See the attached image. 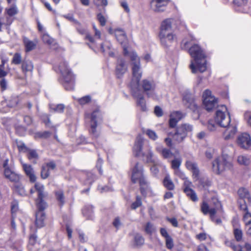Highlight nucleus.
<instances>
[{
  "instance_id": "nucleus-57",
  "label": "nucleus",
  "mask_w": 251,
  "mask_h": 251,
  "mask_svg": "<svg viewBox=\"0 0 251 251\" xmlns=\"http://www.w3.org/2000/svg\"><path fill=\"white\" fill-rule=\"evenodd\" d=\"M177 120L176 118H173L172 117H170V119L169 120V126L173 128L176 126L177 123Z\"/></svg>"
},
{
  "instance_id": "nucleus-34",
  "label": "nucleus",
  "mask_w": 251,
  "mask_h": 251,
  "mask_svg": "<svg viewBox=\"0 0 251 251\" xmlns=\"http://www.w3.org/2000/svg\"><path fill=\"white\" fill-rule=\"evenodd\" d=\"M156 151L165 158H170L173 155V153L170 150L166 148H163L162 147H157Z\"/></svg>"
},
{
  "instance_id": "nucleus-43",
  "label": "nucleus",
  "mask_w": 251,
  "mask_h": 251,
  "mask_svg": "<svg viewBox=\"0 0 251 251\" xmlns=\"http://www.w3.org/2000/svg\"><path fill=\"white\" fill-rule=\"evenodd\" d=\"M234 236L236 240L240 242L242 240L243 237L242 231L238 228H235L233 231Z\"/></svg>"
},
{
  "instance_id": "nucleus-24",
  "label": "nucleus",
  "mask_w": 251,
  "mask_h": 251,
  "mask_svg": "<svg viewBox=\"0 0 251 251\" xmlns=\"http://www.w3.org/2000/svg\"><path fill=\"white\" fill-rule=\"evenodd\" d=\"M115 36L118 42L122 45H123V49L126 48L125 47V44L126 42L127 39L126 33L124 30L121 29H117L115 31Z\"/></svg>"
},
{
  "instance_id": "nucleus-29",
  "label": "nucleus",
  "mask_w": 251,
  "mask_h": 251,
  "mask_svg": "<svg viewBox=\"0 0 251 251\" xmlns=\"http://www.w3.org/2000/svg\"><path fill=\"white\" fill-rule=\"evenodd\" d=\"M23 42L25 47V51L27 52L32 50L35 48L37 41H32L27 37H24Z\"/></svg>"
},
{
  "instance_id": "nucleus-51",
  "label": "nucleus",
  "mask_w": 251,
  "mask_h": 251,
  "mask_svg": "<svg viewBox=\"0 0 251 251\" xmlns=\"http://www.w3.org/2000/svg\"><path fill=\"white\" fill-rule=\"evenodd\" d=\"M51 133L49 131H44L43 132H38L36 134V137H39L42 138H47L50 136Z\"/></svg>"
},
{
  "instance_id": "nucleus-5",
  "label": "nucleus",
  "mask_w": 251,
  "mask_h": 251,
  "mask_svg": "<svg viewBox=\"0 0 251 251\" xmlns=\"http://www.w3.org/2000/svg\"><path fill=\"white\" fill-rule=\"evenodd\" d=\"M144 143V138L141 136H138L133 148V153L136 156H140L141 155L143 157L145 158L147 163L153 162L152 158L153 153L148 142H147V151L142 152V147Z\"/></svg>"
},
{
  "instance_id": "nucleus-14",
  "label": "nucleus",
  "mask_w": 251,
  "mask_h": 251,
  "mask_svg": "<svg viewBox=\"0 0 251 251\" xmlns=\"http://www.w3.org/2000/svg\"><path fill=\"white\" fill-rule=\"evenodd\" d=\"M187 125H183L179 126L175 134H172L171 132L168 133V135L173 136V139L177 142H180L186 138L187 134Z\"/></svg>"
},
{
  "instance_id": "nucleus-2",
  "label": "nucleus",
  "mask_w": 251,
  "mask_h": 251,
  "mask_svg": "<svg viewBox=\"0 0 251 251\" xmlns=\"http://www.w3.org/2000/svg\"><path fill=\"white\" fill-rule=\"evenodd\" d=\"M233 151L234 147L231 144L223 147L222 156L217 157L212 162L213 172L220 175L225 171L232 169V164L228 161V158Z\"/></svg>"
},
{
  "instance_id": "nucleus-38",
  "label": "nucleus",
  "mask_w": 251,
  "mask_h": 251,
  "mask_svg": "<svg viewBox=\"0 0 251 251\" xmlns=\"http://www.w3.org/2000/svg\"><path fill=\"white\" fill-rule=\"evenodd\" d=\"M27 157L34 163H36L37 160L38 159V155L34 150H29L28 152Z\"/></svg>"
},
{
  "instance_id": "nucleus-46",
  "label": "nucleus",
  "mask_w": 251,
  "mask_h": 251,
  "mask_svg": "<svg viewBox=\"0 0 251 251\" xmlns=\"http://www.w3.org/2000/svg\"><path fill=\"white\" fill-rule=\"evenodd\" d=\"M65 106L62 104H57L56 105H52L50 109L54 112L57 113H62L63 112Z\"/></svg>"
},
{
  "instance_id": "nucleus-13",
  "label": "nucleus",
  "mask_w": 251,
  "mask_h": 251,
  "mask_svg": "<svg viewBox=\"0 0 251 251\" xmlns=\"http://www.w3.org/2000/svg\"><path fill=\"white\" fill-rule=\"evenodd\" d=\"M159 38L161 44L165 48L171 46L176 39V35L174 32L159 34Z\"/></svg>"
},
{
  "instance_id": "nucleus-44",
  "label": "nucleus",
  "mask_w": 251,
  "mask_h": 251,
  "mask_svg": "<svg viewBox=\"0 0 251 251\" xmlns=\"http://www.w3.org/2000/svg\"><path fill=\"white\" fill-rule=\"evenodd\" d=\"M145 133L148 136V137L153 141L156 140L158 138V136L156 132L151 129H148L145 131Z\"/></svg>"
},
{
  "instance_id": "nucleus-22",
  "label": "nucleus",
  "mask_w": 251,
  "mask_h": 251,
  "mask_svg": "<svg viewBox=\"0 0 251 251\" xmlns=\"http://www.w3.org/2000/svg\"><path fill=\"white\" fill-rule=\"evenodd\" d=\"M189 169L191 170L192 173V178L194 181H198L199 183H201L200 180V173L197 165L195 163L189 164Z\"/></svg>"
},
{
  "instance_id": "nucleus-18",
  "label": "nucleus",
  "mask_w": 251,
  "mask_h": 251,
  "mask_svg": "<svg viewBox=\"0 0 251 251\" xmlns=\"http://www.w3.org/2000/svg\"><path fill=\"white\" fill-rule=\"evenodd\" d=\"M56 168V164L54 161H50L44 164L42 167L41 172V177L46 179L49 177L50 171L53 170Z\"/></svg>"
},
{
  "instance_id": "nucleus-48",
  "label": "nucleus",
  "mask_w": 251,
  "mask_h": 251,
  "mask_svg": "<svg viewBox=\"0 0 251 251\" xmlns=\"http://www.w3.org/2000/svg\"><path fill=\"white\" fill-rule=\"evenodd\" d=\"M63 17L70 22L74 23L75 24L80 25V23L74 18V17L72 14H69L68 15H64Z\"/></svg>"
},
{
  "instance_id": "nucleus-21",
  "label": "nucleus",
  "mask_w": 251,
  "mask_h": 251,
  "mask_svg": "<svg viewBox=\"0 0 251 251\" xmlns=\"http://www.w3.org/2000/svg\"><path fill=\"white\" fill-rule=\"evenodd\" d=\"M240 210L243 211V221L246 226L251 224V213L248 211L247 204L246 203L241 204L239 205Z\"/></svg>"
},
{
  "instance_id": "nucleus-7",
  "label": "nucleus",
  "mask_w": 251,
  "mask_h": 251,
  "mask_svg": "<svg viewBox=\"0 0 251 251\" xmlns=\"http://www.w3.org/2000/svg\"><path fill=\"white\" fill-rule=\"evenodd\" d=\"M131 180L134 183H139L141 192L143 194L142 186L146 184V180L143 176V166L139 163H136L132 169Z\"/></svg>"
},
{
  "instance_id": "nucleus-50",
  "label": "nucleus",
  "mask_w": 251,
  "mask_h": 251,
  "mask_svg": "<svg viewBox=\"0 0 251 251\" xmlns=\"http://www.w3.org/2000/svg\"><path fill=\"white\" fill-rule=\"evenodd\" d=\"M91 101V97L89 96H84L78 100L80 104H85Z\"/></svg>"
},
{
  "instance_id": "nucleus-52",
  "label": "nucleus",
  "mask_w": 251,
  "mask_h": 251,
  "mask_svg": "<svg viewBox=\"0 0 251 251\" xmlns=\"http://www.w3.org/2000/svg\"><path fill=\"white\" fill-rule=\"evenodd\" d=\"M166 239V247L169 249H171L174 247L173 239L171 236L168 237Z\"/></svg>"
},
{
  "instance_id": "nucleus-56",
  "label": "nucleus",
  "mask_w": 251,
  "mask_h": 251,
  "mask_svg": "<svg viewBox=\"0 0 251 251\" xmlns=\"http://www.w3.org/2000/svg\"><path fill=\"white\" fill-rule=\"evenodd\" d=\"M154 113L156 116L160 117L163 115V111L160 107L156 106L154 108Z\"/></svg>"
},
{
  "instance_id": "nucleus-55",
  "label": "nucleus",
  "mask_w": 251,
  "mask_h": 251,
  "mask_svg": "<svg viewBox=\"0 0 251 251\" xmlns=\"http://www.w3.org/2000/svg\"><path fill=\"white\" fill-rule=\"evenodd\" d=\"M121 6L124 9L126 13L130 12V9L129 8L127 2L126 0H123L120 2Z\"/></svg>"
},
{
  "instance_id": "nucleus-23",
  "label": "nucleus",
  "mask_w": 251,
  "mask_h": 251,
  "mask_svg": "<svg viewBox=\"0 0 251 251\" xmlns=\"http://www.w3.org/2000/svg\"><path fill=\"white\" fill-rule=\"evenodd\" d=\"M38 211L36 214V221L35 224L38 227H42L44 226V220L46 218L45 213L43 210L44 209H41L38 208Z\"/></svg>"
},
{
  "instance_id": "nucleus-3",
  "label": "nucleus",
  "mask_w": 251,
  "mask_h": 251,
  "mask_svg": "<svg viewBox=\"0 0 251 251\" xmlns=\"http://www.w3.org/2000/svg\"><path fill=\"white\" fill-rule=\"evenodd\" d=\"M189 53L193 60L190 67L193 73H203L206 70V61L203 50L197 45H195L189 49Z\"/></svg>"
},
{
  "instance_id": "nucleus-49",
  "label": "nucleus",
  "mask_w": 251,
  "mask_h": 251,
  "mask_svg": "<svg viewBox=\"0 0 251 251\" xmlns=\"http://www.w3.org/2000/svg\"><path fill=\"white\" fill-rule=\"evenodd\" d=\"M189 197L190 199L194 202L198 201V197L197 194L193 190L190 188H189Z\"/></svg>"
},
{
  "instance_id": "nucleus-11",
  "label": "nucleus",
  "mask_w": 251,
  "mask_h": 251,
  "mask_svg": "<svg viewBox=\"0 0 251 251\" xmlns=\"http://www.w3.org/2000/svg\"><path fill=\"white\" fill-rule=\"evenodd\" d=\"M213 203L215 205L214 207H209L207 203L203 201L201 206V210L202 213L206 215L210 214L212 220H214V218L216 212L221 208V204L217 200H213Z\"/></svg>"
},
{
  "instance_id": "nucleus-4",
  "label": "nucleus",
  "mask_w": 251,
  "mask_h": 251,
  "mask_svg": "<svg viewBox=\"0 0 251 251\" xmlns=\"http://www.w3.org/2000/svg\"><path fill=\"white\" fill-rule=\"evenodd\" d=\"M124 55L128 56L131 61L132 78L131 82L133 88H137L142 75L140 58L134 51H128L124 48Z\"/></svg>"
},
{
  "instance_id": "nucleus-28",
  "label": "nucleus",
  "mask_w": 251,
  "mask_h": 251,
  "mask_svg": "<svg viewBox=\"0 0 251 251\" xmlns=\"http://www.w3.org/2000/svg\"><path fill=\"white\" fill-rule=\"evenodd\" d=\"M23 168L26 175L29 177L30 181L34 182L36 181V177L31 166L26 164H23Z\"/></svg>"
},
{
  "instance_id": "nucleus-30",
  "label": "nucleus",
  "mask_w": 251,
  "mask_h": 251,
  "mask_svg": "<svg viewBox=\"0 0 251 251\" xmlns=\"http://www.w3.org/2000/svg\"><path fill=\"white\" fill-rule=\"evenodd\" d=\"M134 96L136 98L137 105L140 107L141 110L146 111L147 108L143 96L142 94H134Z\"/></svg>"
},
{
  "instance_id": "nucleus-10",
  "label": "nucleus",
  "mask_w": 251,
  "mask_h": 251,
  "mask_svg": "<svg viewBox=\"0 0 251 251\" xmlns=\"http://www.w3.org/2000/svg\"><path fill=\"white\" fill-rule=\"evenodd\" d=\"M34 188L38 193V198L36 201L37 208L45 209L47 207V203L43 199L47 196V194L44 191V186L40 183H36Z\"/></svg>"
},
{
  "instance_id": "nucleus-64",
  "label": "nucleus",
  "mask_w": 251,
  "mask_h": 251,
  "mask_svg": "<svg viewBox=\"0 0 251 251\" xmlns=\"http://www.w3.org/2000/svg\"><path fill=\"white\" fill-rule=\"evenodd\" d=\"M197 251H209V250L204 245L201 244L198 246Z\"/></svg>"
},
{
  "instance_id": "nucleus-16",
  "label": "nucleus",
  "mask_w": 251,
  "mask_h": 251,
  "mask_svg": "<svg viewBox=\"0 0 251 251\" xmlns=\"http://www.w3.org/2000/svg\"><path fill=\"white\" fill-rule=\"evenodd\" d=\"M142 87L144 90L146 92L149 97L155 99L156 96L154 93L155 84L152 81L144 79L142 81Z\"/></svg>"
},
{
  "instance_id": "nucleus-62",
  "label": "nucleus",
  "mask_w": 251,
  "mask_h": 251,
  "mask_svg": "<svg viewBox=\"0 0 251 251\" xmlns=\"http://www.w3.org/2000/svg\"><path fill=\"white\" fill-rule=\"evenodd\" d=\"M15 190L19 193L21 195H25V191L24 188L21 186H16L15 187Z\"/></svg>"
},
{
  "instance_id": "nucleus-19",
  "label": "nucleus",
  "mask_w": 251,
  "mask_h": 251,
  "mask_svg": "<svg viewBox=\"0 0 251 251\" xmlns=\"http://www.w3.org/2000/svg\"><path fill=\"white\" fill-rule=\"evenodd\" d=\"M127 67L125 60L122 58H118L116 68V74L118 78H121L126 72Z\"/></svg>"
},
{
  "instance_id": "nucleus-60",
  "label": "nucleus",
  "mask_w": 251,
  "mask_h": 251,
  "mask_svg": "<svg viewBox=\"0 0 251 251\" xmlns=\"http://www.w3.org/2000/svg\"><path fill=\"white\" fill-rule=\"evenodd\" d=\"M113 225L116 228H119V227L121 225V223L120 221V218L119 217H117L115 218L113 222Z\"/></svg>"
},
{
  "instance_id": "nucleus-39",
  "label": "nucleus",
  "mask_w": 251,
  "mask_h": 251,
  "mask_svg": "<svg viewBox=\"0 0 251 251\" xmlns=\"http://www.w3.org/2000/svg\"><path fill=\"white\" fill-rule=\"evenodd\" d=\"M55 197L56 200L59 202L61 206L63 205L65 202V198L63 192L61 190H59L55 192Z\"/></svg>"
},
{
  "instance_id": "nucleus-33",
  "label": "nucleus",
  "mask_w": 251,
  "mask_h": 251,
  "mask_svg": "<svg viewBox=\"0 0 251 251\" xmlns=\"http://www.w3.org/2000/svg\"><path fill=\"white\" fill-rule=\"evenodd\" d=\"M237 161L240 165L244 166H248L251 162L250 157L245 155L238 156Z\"/></svg>"
},
{
  "instance_id": "nucleus-61",
  "label": "nucleus",
  "mask_w": 251,
  "mask_h": 251,
  "mask_svg": "<svg viewBox=\"0 0 251 251\" xmlns=\"http://www.w3.org/2000/svg\"><path fill=\"white\" fill-rule=\"evenodd\" d=\"M7 81L5 78H2L0 81V86L2 90H5L7 88Z\"/></svg>"
},
{
  "instance_id": "nucleus-53",
  "label": "nucleus",
  "mask_w": 251,
  "mask_h": 251,
  "mask_svg": "<svg viewBox=\"0 0 251 251\" xmlns=\"http://www.w3.org/2000/svg\"><path fill=\"white\" fill-rule=\"evenodd\" d=\"M97 18L101 26H103L105 25L106 19L101 13L98 14Z\"/></svg>"
},
{
  "instance_id": "nucleus-8",
  "label": "nucleus",
  "mask_w": 251,
  "mask_h": 251,
  "mask_svg": "<svg viewBox=\"0 0 251 251\" xmlns=\"http://www.w3.org/2000/svg\"><path fill=\"white\" fill-rule=\"evenodd\" d=\"M100 117V113L99 111L95 110L92 112L89 117L86 118V120L89 123L88 124L90 126L89 132L95 138H97L100 134L96 129L98 126V119Z\"/></svg>"
},
{
  "instance_id": "nucleus-63",
  "label": "nucleus",
  "mask_w": 251,
  "mask_h": 251,
  "mask_svg": "<svg viewBox=\"0 0 251 251\" xmlns=\"http://www.w3.org/2000/svg\"><path fill=\"white\" fill-rule=\"evenodd\" d=\"M104 46H105L107 48V49L110 50L111 47V44L108 42H105L103 44H102L100 46V50L102 52H104L106 51V49L104 48Z\"/></svg>"
},
{
  "instance_id": "nucleus-36",
  "label": "nucleus",
  "mask_w": 251,
  "mask_h": 251,
  "mask_svg": "<svg viewBox=\"0 0 251 251\" xmlns=\"http://www.w3.org/2000/svg\"><path fill=\"white\" fill-rule=\"evenodd\" d=\"M164 186L170 190H172L174 189L175 185L172 180L169 176H166L163 181Z\"/></svg>"
},
{
  "instance_id": "nucleus-58",
  "label": "nucleus",
  "mask_w": 251,
  "mask_h": 251,
  "mask_svg": "<svg viewBox=\"0 0 251 251\" xmlns=\"http://www.w3.org/2000/svg\"><path fill=\"white\" fill-rule=\"evenodd\" d=\"M207 127L209 130L213 131L216 129V125L213 120H209L207 124Z\"/></svg>"
},
{
  "instance_id": "nucleus-12",
  "label": "nucleus",
  "mask_w": 251,
  "mask_h": 251,
  "mask_svg": "<svg viewBox=\"0 0 251 251\" xmlns=\"http://www.w3.org/2000/svg\"><path fill=\"white\" fill-rule=\"evenodd\" d=\"M169 2V0H151L150 3V9L154 12H164Z\"/></svg>"
},
{
  "instance_id": "nucleus-41",
  "label": "nucleus",
  "mask_w": 251,
  "mask_h": 251,
  "mask_svg": "<svg viewBox=\"0 0 251 251\" xmlns=\"http://www.w3.org/2000/svg\"><path fill=\"white\" fill-rule=\"evenodd\" d=\"M6 13L9 16H13L18 13V8L15 5H13L10 8L5 9Z\"/></svg>"
},
{
  "instance_id": "nucleus-40",
  "label": "nucleus",
  "mask_w": 251,
  "mask_h": 251,
  "mask_svg": "<svg viewBox=\"0 0 251 251\" xmlns=\"http://www.w3.org/2000/svg\"><path fill=\"white\" fill-rule=\"evenodd\" d=\"M134 243L137 246H141L144 244V237L139 234H136L134 236Z\"/></svg>"
},
{
  "instance_id": "nucleus-45",
  "label": "nucleus",
  "mask_w": 251,
  "mask_h": 251,
  "mask_svg": "<svg viewBox=\"0 0 251 251\" xmlns=\"http://www.w3.org/2000/svg\"><path fill=\"white\" fill-rule=\"evenodd\" d=\"M181 163V159L180 158H176L172 161V167L175 170V171L177 170H179V168Z\"/></svg>"
},
{
  "instance_id": "nucleus-9",
  "label": "nucleus",
  "mask_w": 251,
  "mask_h": 251,
  "mask_svg": "<svg viewBox=\"0 0 251 251\" xmlns=\"http://www.w3.org/2000/svg\"><path fill=\"white\" fill-rule=\"evenodd\" d=\"M203 102L205 109L210 111L217 105V100L212 95L209 89L205 90L203 93Z\"/></svg>"
},
{
  "instance_id": "nucleus-25",
  "label": "nucleus",
  "mask_w": 251,
  "mask_h": 251,
  "mask_svg": "<svg viewBox=\"0 0 251 251\" xmlns=\"http://www.w3.org/2000/svg\"><path fill=\"white\" fill-rule=\"evenodd\" d=\"M4 174L5 177L11 181L17 182L20 180L19 176L9 168L5 169Z\"/></svg>"
},
{
  "instance_id": "nucleus-6",
  "label": "nucleus",
  "mask_w": 251,
  "mask_h": 251,
  "mask_svg": "<svg viewBox=\"0 0 251 251\" xmlns=\"http://www.w3.org/2000/svg\"><path fill=\"white\" fill-rule=\"evenodd\" d=\"M59 69L62 75L63 85L67 90H72L74 88V78L73 74L68 68L66 62L60 63Z\"/></svg>"
},
{
  "instance_id": "nucleus-54",
  "label": "nucleus",
  "mask_w": 251,
  "mask_h": 251,
  "mask_svg": "<svg viewBox=\"0 0 251 251\" xmlns=\"http://www.w3.org/2000/svg\"><path fill=\"white\" fill-rule=\"evenodd\" d=\"M170 117L176 118L178 122L182 118V114L181 112L179 111H175L171 114Z\"/></svg>"
},
{
  "instance_id": "nucleus-42",
  "label": "nucleus",
  "mask_w": 251,
  "mask_h": 251,
  "mask_svg": "<svg viewBox=\"0 0 251 251\" xmlns=\"http://www.w3.org/2000/svg\"><path fill=\"white\" fill-rule=\"evenodd\" d=\"M12 63L15 65H19L22 62V56L19 52H16L14 54L12 61Z\"/></svg>"
},
{
  "instance_id": "nucleus-47",
  "label": "nucleus",
  "mask_w": 251,
  "mask_h": 251,
  "mask_svg": "<svg viewBox=\"0 0 251 251\" xmlns=\"http://www.w3.org/2000/svg\"><path fill=\"white\" fill-rule=\"evenodd\" d=\"M141 204V199L140 196H137L136 197V201L132 203L131 207L132 209H135L138 207L140 206Z\"/></svg>"
},
{
  "instance_id": "nucleus-20",
  "label": "nucleus",
  "mask_w": 251,
  "mask_h": 251,
  "mask_svg": "<svg viewBox=\"0 0 251 251\" xmlns=\"http://www.w3.org/2000/svg\"><path fill=\"white\" fill-rule=\"evenodd\" d=\"M173 20L172 19H166L161 23L159 34L173 32L172 23Z\"/></svg>"
},
{
  "instance_id": "nucleus-59",
  "label": "nucleus",
  "mask_w": 251,
  "mask_h": 251,
  "mask_svg": "<svg viewBox=\"0 0 251 251\" xmlns=\"http://www.w3.org/2000/svg\"><path fill=\"white\" fill-rule=\"evenodd\" d=\"M18 210V204L16 203H14L12 204L11 205V213H12V217L13 218H14V215L16 213V212Z\"/></svg>"
},
{
  "instance_id": "nucleus-32",
  "label": "nucleus",
  "mask_w": 251,
  "mask_h": 251,
  "mask_svg": "<svg viewBox=\"0 0 251 251\" xmlns=\"http://www.w3.org/2000/svg\"><path fill=\"white\" fill-rule=\"evenodd\" d=\"M76 28L77 31L79 32V33L82 34V35L86 34L85 39L87 40H88L91 43H94V38L89 34L87 33L86 28L83 27L81 26L80 24V25H76Z\"/></svg>"
},
{
  "instance_id": "nucleus-27",
  "label": "nucleus",
  "mask_w": 251,
  "mask_h": 251,
  "mask_svg": "<svg viewBox=\"0 0 251 251\" xmlns=\"http://www.w3.org/2000/svg\"><path fill=\"white\" fill-rule=\"evenodd\" d=\"M175 174L180 179L184 180V192L188 196V181L186 175L180 170L175 171Z\"/></svg>"
},
{
  "instance_id": "nucleus-31",
  "label": "nucleus",
  "mask_w": 251,
  "mask_h": 251,
  "mask_svg": "<svg viewBox=\"0 0 251 251\" xmlns=\"http://www.w3.org/2000/svg\"><path fill=\"white\" fill-rule=\"evenodd\" d=\"M34 66L32 62L29 60H25L22 63V69L24 73L32 72Z\"/></svg>"
},
{
  "instance_id": "nucleus-17",
  "label": "nucleus",
  "mask_w": 251,
  "mask_h": 251,
  "mask_svg": "<svg viewBox=\"0 0 251 251\" xmlns=\"http://www.w3.org/2000/svg\"><path fill=\"white\" fill-rule=\"evenodd\" d=\"M238 195L240 198L239 201L240 205L241 204L247 203L249 205H251V196L248 190L246 188H241L238 191Z\"/></svg>"
},
{
  "instance_id": "nucleus-15",
  "label": "nucleus",
  "mask_w": 251,
  "mask_h": 251,
  "mask_svg": "<svg viewBox=\"0 0 251 251\" xmlns=\"http://www.w3.org/2000/svg\"><path fill=\"white\" fill-rule=\"evenodd\" d=\"M237 143L242 149H248L251 146V139L250 135L247 133L240 134L237 137Z\"/></svg>"
},
{
  "instance_id": "nucleus-1",
  "label": "nucleus",
  "mask_w": 251,
  "mask_h": 251,
  "mask_svg": "<svg viewBox=\"0 0 251 251\" xmlns=\"http://www.w3.org/2000/svg\"><path fill=\"white\" fill-rule=\"evenodd\" d=\"M215 120L217 125L225 128L223 132V137L225 140L234 137L237 131V127L235 124H230V116L225 105H222L218 107Z\"/></svg>"
},
{
  "instance_id": "nucleus-37",
  "label": "nucleus",
  "mask_w": 251,
  "mask_h": 251,
  "mask_svg": "<svg viewBox=\"0 0 251 251\" xmlns=\"http://www.w3.org/2000/svg\"><path fill=\"white\" fill-rule=\"evenodd\" d=\"M42 40L43 41L47 44L48 45L50 46L51 48L55 44L54 40L53 39L51 38L48 34H44L42 35Z\"/></svg>"
},
{
  "instance_id": "nucleus-26",
  "label": "nucleus",
  "mask_w": 251,
  "mask_h": 251,
  "mask_svg": "<svg viewBox=\"0 0 251 251\" xmlns=\"http://www.w3.org/2000/svg\"><path fill=\"white\" fill-rule=\"evenodd\" d=\"M192 112V117L194 119H198L200 116L199 109L195 100L189 101V112Z\"/></svg>"
},
{
  "instance_id": "nucleus-35",
  "label": "nucleus",
  "mask_w": 251,
  "mask_h": 251,
  "mask_svg": "<svg viewBox=\"0 0 251 251\" xmlns=\"http://www.w3.org/2000/svg\"><path fill=\"white\" fill-rule=\"evenodd\" d=\"M144 230L147 234L151 235L156 231V228L152 223L148 222L144 226Z\"/></svg>"
}]
</instances>
